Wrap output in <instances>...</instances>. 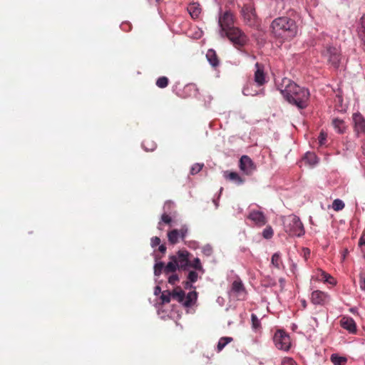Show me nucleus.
Returning <instances> with one entry per match:
<instances>
[{"instance_id": "f257e3e1", "label": "nucleus", "mask_w": 365, "mask_h": 365, "mask_svg": "<svg viewBox=\"0 0 365 365\" xmlns=\"http://www.w3.org/2000/svg\"><path fill=\"white\" fill-rule=\"evenodd\" d=\"M277 88L284 98L291 105L299 109L308 106L310 93L308 88L297 85L288 78H283L280 82L275 81Z\"/></svg>"}, {"instance_id": "f03ea898", "label": "nucleus", "mask_w": 365, "mask_h": 365, "mask_svg": "<svg viewBox=\"0 0 365 365\" xmlns=\"http://www.w3.org/2000/svg\"><path fill=\"white\" fill-rule=\"evenodd\" d=\"M298 25L296 21L288 16L275 18L271 23L270 31L272 36L285 41H290L298 34Z\"/></svg>"}, {"instance_id": "7ed1b4c3", "label": "nucleus", "mask_w": 365, "mask_h": 365, "mask_svg": "<svg viewBox=\"0 0 365 365\" xmlns=\"http://www.w3.org/2000/svg\"><path fill=\"white\" fill-rule=\"evenodd\" d=\"M284 231L292 237H300L305 233L304 225L299 217L295 215H289L282 219Z\"/></svg>"}, {"instance_id": "20e7f679", "label": "nucleus", "mask_w": 365, "mask_h": 365, "mask_svg": "<svg viewBox=\"0 0 365 365\" xmlns=\"http://www.w3.org/2000/svg\"><path fill=\"white\" fill-rule=\"evenodd\" d=\"M220 35L222 38L227 37L235 47L244 46L248 41L247 36L238 27L231 29Z\"/></svg>"}, {"instance_id": "39448f33", "label": "nucleus", "mask_w": 365, "mask_h": 365, "mask_svg": "<svg viewBox=\"0 0 365 365\" xmlns=\"http://www.w3.org/2000/svg\"><path fill=\"white\" fill-rule=\"evenodd\" d=\"M218 26L220 34H225V31L236 27L235 26L234 15L230 10L222 13V8L219 9Z\"/></svg>"}, {"instance_id": "423d86ee", "label": "nucleus", "mask_w": 365, "mask_h": 365, "mask_svg": "<svg viewBox=\"0 0 365 365\" xmlns=\"http://www.w3.org/2000/svg\"><path fill=\"white\" fill-rule=\"evenodd\" d=\"M323 55L327 58L329 63L335 68H338L341 59V50L339 47L328 46Z\"/></svg>"}, {"instance_id": "0eeeda50", "label": "nucleus", "mask_w": 365, "mask_h": 365, "mask_svg": "<svg viewBox=\"0 0 365 365\" xmlns=\"http://www.w3.org/2000/svg\"><path fill=\"white\" fill-rule=\"evenodd\" d=\"M273 341L275 344V346L279 349L284 351H287L289 350L291 346V341L290 337L288 334H287L283 330H277L274 335Z\"/></svg>"}, {"instance_id": "6e6552de", "label": "nucleus", "mask_w": 365, "mask_h": 365, "mask_svg": "<svg viewBox=\"0 0 365 365\" xmlns=\"http://www.w3.org/2000/svg\"><path fill=\"white\" fill-rule=\"evenodd\" d=\"M245 22L250 26L257 24V17L255 9L251 5H245L242 9Z\"/></svg>"}, {"instance_id": "1a4fd4ad", "label": "nucleus", "mask_w": 365, "mask_h": 365, "mask_svg": "<svg viewBox=\"0 0 365 365\" xmlns=\"http://www.w3.org/2000/svg\"><path fill=\"white\" fill-rule=\"evenodd\" d=\"M330 301V296L324 292L314 290L311 294V302L315 305L324 306Z\"/></svg>"}, {"instance_id": "9d476101", "label": "nucleus", "mask_w": 365, "mask_h": 365, "mask_svg": "<svg viewBox=\"0 0 365 365\" xmlns=\"http://www.w3.org/2000/svg\"><path fill=\"white\" fill-rule=\"evenodd\" d=\"M247 219L257 227H262L267 223V218L262 211L252 210L247 215Z\"/></svg>"}, {"instance_id": "9b49d317", "label": "nucleus", "mask_w": 365, "mask_h": 365, "mask_svg": "<svg viewBox=\"0 0 365 365\" xmlns=\"http://www.w3.org/2000/svg\"><path fill=\"white\" fill-rule=\"evenodd\" d=\"M175 256L179 269H182L183 270L188 269L190 265L189 252L187 250H179Z\"/></svg>"}, {"instance_id": "f8f14e48", "label": "nucleus", "mask_w": 365, "mask_h": 365, "mask_svg": "<svg viewBox=\"0 0 365 365\" xmlns=\"http://www.w3.org/2000/svg\"><path fill=\"white\" fill-rule=\"evenodd\" d=\"M353 121L354 125V131L359 136L360 134L365 133V118L360 113L353 114Z\"/></svg>"}, {"instance_id": "ddd939ff", "label": "nucleus", "mask_w": 365, "mask_h": 365, "mask_svg": "<svg viewBox=\"0 0 365 365\" xmlns=\"http://www.w3.org/2000/svg\"><path fill=\"white\" fill-rule=\"evenodd\" d=\"M240 168L247 175H250L255 170V166L249 156L242 155L240 160Z\"/></svg>"}, {"instance_id": "4468645a", "label": "nucleus", "mask_w": 365, "mask_h": 365, "mask_svg": "<svg viewBox=\"0 0 365 365\" xmlns=\"http://www.w3.org/2000/svg\"><path fill=\"white\" fill-rule=\"evenodd\" d=\"M341 327L348 331L350 334L356 332V324L355 321L350 317H343L340 321Z\"/></svg>"}, {"instance_id": "2eb2a0df", "label": "nucleus", "mask_w": 365, "mask_h": 365, "mask_svg": "<svg viewBox=\"0 0 365 365\" xmlns=\"http://www.w3.org/2000/svg\"><path fill=\"white\" fill-rule=\"evenodd\" d=\"M230 292L237 296L246 294L245 287L240 277H237L236 279L233 281Z\"/></svg>"}, {"instance_id": "dca6fc26", "label": "nucleus", "mask_w": 365, "mask_h": 365, "mask_svg": "<svg viewBox=\"0 0 365 365\" xmlns=\"http://www.w3.org/2000/svg\"><path fill=\"white\" fill-rule=\"evenodd\" d=\"M356 32L359 39L365 45V14L356 23Z\"/></svg>"}, {"instance_id": "f3484780", "label": "nucleus", "mask_w": 365, "mask_h": 365, "mask_svg": "<svg viewBox=\"0 0 365 365\" xmlns=\"http://www.w3.org/2000/svg\"><path fill=\"white\" fill-rule=\"evenodd\" d=\"M255 81L258 86H262L265 83V74L263 67L259 63H255Z\"/></svg>"}, {"instance_id": "a211bd4d", "label": "nucleus", "mask_w": 365, "mask_h": 365, "mask_svg": "<svg viewBox=\"0 0 365 365\" xmlns=\"http://www.w3.org/2000/svg\"><path fill=\"white\" fill-rule=\"evenodd\" d=\"M223 176L225 179L230 180L237 185H242L245 180L236 172H224Z\"/></svg>"}, {"instance_id": "6ab92c4d", "label": "nucleus", "mask_w": 365, "mask_h": 365, "mask_svg": "<svg viewBox=\"0 0 365 365\" xmlns=\"http://www.w3.org/2000/svg\"><path fill=\"white\" fill-rule=\"evenodd\" d=\"M187 10L191 17L194 19H197L201 14V7L200 4L193 2L188 5Z\"/></svg>"}, {"instance_id": "aec40b11", "label": "nucleus", "mask_w": 365, "mask_h": 365, "mask_svg": "<svg viewBox=\"0 0 365 365\" xmlns=\"http://www.w3.org/2000/svg\"><path fill=\"white\" fill-rule=\"evenodd\" d=\"M332 125H333L335 130L338 133L343 134L346 132V125L345 122L343 120L339 119L338 118H334L332 120Z\"/></svg>"}, {"instance_id": "412c9836", "label": "nucleus", "mask_w": 365, "mask_h": 365, "mask_svg": "<svg viewBox=\"0 0 365 365\" xmlns=\"http://www.w3.org/2000/svg\"><path fill=\"white\" fill-rule=\"evenodd\" d=\"M197 293L195 291L190 292L187 295H185V298L184 299L183 306L185 307H190L192 306L197 301Z\"/></svg>"}, {"instance_id": "4be33fe9", "label": "nucleus", "mask_w": 365, "mask_h": 365, "mask_svg": "<svg viewBox=\"0 0 365 365\" xmlns=\"http://www.w3.org/2000/svg\"><path fill=\"white\" fill-rule=\"evenodd\" d=\"M171 294H172V298L173 299H175L179 303H180L183 305L184 299L185 298V293L182 289L178 287L177 289H175L173 290Z\"/></svg>"}, {"instance_id": "5701e85b", "label": "nucleus", "mask_w": 365, "mask_h": 365, "mask_svg": "<svg viewBox=\"0 0 365 365\" xmlns=\"http://www.w3.org/2000/svg\"><path fill=\"white\" fill-rule=\"evenodd\" d=\"M176 256H171L170 257V261L165 266V272L169 273V272H174L177 270V269H179V267L178 265V262H176Z\"/></svg>"}, {"instance_id": "b1692460", "label": "nucleus", "mask_w": 365, "mask_h": 365, "mask_svg": "<svg viewBox=\"0 0 365 365\" xmlns=\"http://www.w3.org/2000/svg\"><path fill=\"white\" fill-rule=\"evenodd\" d=\"M206 58L211 66L216 67L219 65V61L214 50L209 49L207 52Z\"/></svg>"}, {"instance_id": "393cba45", "label": "nucleus", "mask_w": 365, "mask_h": 365, "mask_svg": "<svg viewBox=\"0 0 365 365\" xmlns=\"http://www.w3.org/2000/svg\"><path fill=\"white\" fill-rule=\"evenodd\" d=\"M180 232L177 229H174L168 233V239L171 245H175L178 242L180 237Z\"/></svg>"}, {"instance_id": "a878e982", "label": "nucleus", "mask_w": 365, "mask_h": 365, "mask_svg": "<svg viewBox=\"0 0 365 365\" xmlns=\"http://www.w3.org/2000/svg\"><path fill=\"white\" fill-rule=\"evenodd\" d=\"M233 341V338L230 336H223L221 337L217 343V351L220 352L227 344H228L230 342Z\"/></svg>"}, {"instance_id": "bb28decb", "label": "nucleus", "mask_w": 365, "mask_h": 365, "mask_svg": "<svg viewBox=\"0 0 365 365\" xmlns=\"http://www.w3.org/2000/svg\"><path fill=\"white\" fill-rule=\"evenodd\" d=\"M330 359L334 365H344L347 361V359L346 357L341 356L337 354H332Z\"/></svg>"}, {"instance_id": "cd10ccee", "label": "nucleus", "mask_w": 365, "mask_h": 365, "mask_svg": "<svg viewBox=\"0 0 365 365\" xmlns=\"http://www.w3.org/2000/svg\"><path fill=\"white\" fill-rule=\"evenodd\" d=\"M271 264L276 268L279 269L282 264L281 254L279 252H275L272 255L271 258Z\"/></svg>"}, {"instance_id": "c85d7f7f", "label": "nucleus", "mask_w": 365, "mask_h": 365, "mask_svg": "<svg viewBox=\"0 0 365 365\" xmlns=\"http://www.w3.org/2000/svg\"><path fill=\"white\" fill-rule=\"evenodd\" d=\"M142 147L146 151H153L156 148V144L154 141L146 139L142 143Z\"/></svg>"}, {"instance_id": "c756f323", "label": "nucleus", "mask_w": 365, "mask_h": 365, "mask_svg": "<svg viewBox=\"0 0 365 365\" xmlns=\"http://www.w3.org/2000/svg\"><path fill=\"white\" fill-rule=\"evenodd\" d=\"M190 267H192L195 270L204 272L203 267L201 264L200 259L198 257L194 258V259L192 262L190 261L189 268Z\"/></svg>"}, {"instance_id": "7c9ffc66", "label": "nucleus", "mask_w": 365, "mask_h": 365, "mask_svg": "<svg viewBox=\"0 0 365 365\" xmlns=\"http://www.w3.org/2000/svg\"><path fill=\"white\" fill-rule=\"evenodd\" d=\"M304 160L311 165H314L318 163V158L313 153H307L304 156Z\"/></svg>"}, {"instance_id": "2f4dec72", "label": "nucleus", "mask_w": 365, "mask_h": 365, "mask_svg": "<svg viewBox=\"0 0 365 365\" xmlns=\"http://www.w3.org/2000/svg\"><path fill=\"white\" fill-rule=\"evenodd\" d=\"M175 203L170 200H168L165 202L163 206L164 212L168 214L175 215V212L174 211Z\"/></svg>"}, {"instance_id": "473e14b6", "label": "nucleus", "mask_w": 365, "mask_h": 365, "mask_svg": "<svg viewBox=\"0 0 365 365\" xmlns=\"http://www.w3.org/2000/svg\"><path fill=\"white\" fill-rule=\"evenodd\" d=\"M171 214H168L166 212H163V215H161V220L160 221L158 222V228L159 230H162L161 228V223L162 222H164L165 224H168V225H170V223L172 222V217H171Z\"/></svg>"}, {"instance_id": "72a5a7b5", "label": "nucleus", "mask_w": 365, "mask_h": 365, "mask_svg": "<svg viewBox=\"0 0 365 365\" xmlns=\"http://www.w3.org/2000/svg\"><path fill=\"white\" fill-rule=\"evenodd\" d=\"M252 327L254 330L257 331L261 328V322L257 318L255 314H251Z\"/></svg>"}, {"instance_id": "f704fd0d", "label": "nucleus", "mask_w": 365, "mask_h": 365, "mask_svg": "<svg viewBox=\"0 0 365 365\" xmlns=\"http://www.w3.org/2000/svg\"><path fill=\"white\" fill-rule=\"evenodd\" d=\"M345 207L344 202L340 199H335L332 202V208L335 211L342 210Z\"/></svg>"}, {"instance_id": "c9c22d12", "label": "nucleus", "mask_w": 365, "mask_h": 365, "mask_svg": "<svg viewBox=\"0 0 365 365\" xmlns=\"http://www.w3.org/2000/svg\"><path fill=\"white\" fill-rule=\"evenodd\" d=\"M318 272H320V274H321V275L322 277V279L325 282H328V283H329L331 284H335V281H334V278L330 274L326 273L325 272H324L322 269H319Z\"/></svg>"}, {"instance_id": "e433bc0d", "label": "nucleus", "mask_w": 365, "mask_h": 365, "mask_svg": "<svg viewBox=\"0 0 365 365\" xmlns=\"http://www.w3.org/2000/svg\"><path fill=\"white\" fill-rule=\"evenodd\" d=\"M172 292L168 290L163 291L160 295V299L162 301V304H167L170 302V299L172 297Z\"/></svg>"}, {"instance_id": "4c0bfd02", "label": "nucleus", "mask_w": 365, "mask_h": 365, "mask_svg": "<svg viewBox=\"0 0 365 365\" xmlns=\"http://www.w3.org/2000/svg\"><path fill=\"white\" fill-rule=\"evenodd\" d=\"M203 166H204L203 163L193 164L190 168V175H195L197 174L198 173H200L202 170Z\"/></svg>"}, {"instance_id": "58836bf2", "label": "nucleus", "mask_w": 365, "mask_h": 365, "mask_svg": "<svg viewBox=\"0 0 365 365\" xmlns=\"http://www.w3.org/2000/svg\"><path fill=\"white\" fill-rule=\"evenodd\" d=\"M169 80L165 76H161L158 78L156 86L160 88H164L168 86Z\"/></svg>"}, {"instance_id": "ea45409f", "label": "nucleus", "mask_w": 365, "mask_h": 365, "mask_svg": "<svg viewBox=\"0 0 365 365\" xmlns=\"http://www.w3.org/2000/svg\"><path fill=\"white\" fill-rule=\"evenodd\" d=\"M163 269L165 270V264L163 262H156L154 265V275L160 276Z\"/></svg>"}, {"instance_id": "a19ab883", "label": "nucleus", "mask_w": 365, "mask_h": 365, "mask_svg": "<svg viewBox=\"0 0 365 365\" xmlns=\"http://www.w3.org/2000/svg\"><path fill=\"white\" fill-rule=\"evenodd\" d=\"M274 231L271 226L266 227L262 231V237L264 239L269 240L273 237Z\"/></svg>"}, {"instance_id": "79ce46f5", "label": "nucleus", "mask_w": 365, "mask_h": 365, "mask_svg": "<svg viewBox=\"0 0 365 365\" xmlns=\"http://www.w3.org/2000/svg\"><path fill=\"white\" fill-rule=\"evenodd\" d=\"M202 252L207 257L211 256L213 253L212 247L210 244L205 245L202 247Z\"/></svg>"}, {"instance_id": "37998d69", "label": "nucleus", "mask_w": 365, "mask_h": 365, "mask_svg": "<svg viewBox=\"0 0 365 365\" xmlns=\"http://www.w3.org/2000/svg\"><path fill=\"white\" fill-rule=\"evenodd\" d=\"M359 246L360 247L364 257H365V233H363L359 241Z\"/></svg>"}, {"instance_id": "c03bdc74", "label": "nucleus", "mask_w": 365, "mask_h": 365, "mask_svg": "<svg viewBox=\"0 0 365 365\" xmlns=\"http://www.w3.org/2000/svg\"><path fill=\"white\" fill-rule=\"evenodd\" d=\"M180 232V237L182 240H184L188 233V228L186 225L182 226L180 230H178Z\"/></svg>"}, {"instance_id": "a18cd8bd", "label": "nucleus", "mask_w": 365, "mask_h": 365, "mask_svg": "<svg viewBox=\"0 0 365 365\" xmlns=\"http://www.w3.org/2000/svg\"><path fill=\"white\" fill-rule=\"evenodd\" d=\"M198 274L195 271H190L187 274V279L190 282H195L197 280Z\"/></svg>"}, {"instance_id": "49530a36", "label": "nucleus", "mask_w": 365, "mask_h": 365, "mask_svg": "<svg viewBox=\"0 0 365 365\" xmlns=\"http://www.w3.org/2000/svg\"><path fill=\"white\" fill-rule=\"evenodd\" d=\"M327 135L324 131H321L318 138L319 143L320 145H324L326 143Z\"/></svg>"}, {"instance_id": "de8ad7c7", "label": "nucleus", "mask_w": 365, "mask_h": 365, "mask_svg": "<svg viewBox=\"0 0 365 365\" xmlns=\"http://www.w3.org/2000/svg\"><path fill=\"white\" fill-rule=\"evenodd\" d=\"M282 365H297V362L290 357H286L282 360Z\"/></svg>"}, {"instance_id": "09e8293b", "label": "nucleus", "mask_w": 365, "mask_h": 365, "mask_svg": "<svg viewBox=\"0 0 365 365\" xmlns=\"http://www.w3.org/2000/svg\"><path fill=\"white\" fill-rule=\"evenodd\" d=\"M359 286L360 289L365 292V274L364 273L359 274Z\"/></svg>"}, {"instance_id": "8fccbe9b", "label": "nucleus", "mask_w": 365, "mask_h": 365, "mask_svg": "<svg viewBox=\"0 0 365 365\" xmlns=\"http://www.w3.org/2000/svg\"><path fill=\"white\" fill-rule=\"evenodd\" d=\"M160 245V239L158 237H153L150 240V245L153 248Z\"/></svg>"}, {"instance_id": "3c124183", "label": "nucleus", "mask_w": 365, "mask_h": 365, "mask_svg": "<svg viewBox=\"0 0 365 365\" xmlns=\"http://www.w3.org/2000/svg\"><path fill=\"white\" fill-rule=\"evenodd\" d=\"M178 281L179 277L177 274H173L168 277V282L172 285L175 284V283Z\"/></svg>"}, {"instance_id": "603ef678", "label": "nucleus", "mask_w": 365, "mask_h": 365, "mask_svg": "<svg viewBox=\"0 0 365 365\" xmlns=\"http://www.w3.org/2000/svg\"><path fill=\"white\" fill-rule=\"evenodd\" d=\"M120 27H121L122 30H123L125 31H129L130 30L131 26L128 23H123L120 25Z\"/></svg>"}, {"instance_id": "864d4df0", "label": "nucleus", "mask_w": 365, "mask_h": 365, "mask_svg": "<svg viewBox=\"0 0 365 365\" xmlns=\"http://www.w3.org/2000/svg\"><path fill=\"white\" fill-rule=\"evenodd\" d=\"M160 293H161V288H160V286H158H158H156V287H155V288H154V294H155V296H158V295H159Z\"/></svg>"}, {"instance_id": "5fc2aeb1", "label": "nucleus", "mask_w": 365, "mask_h": 365, "mask_svg": "<svg viewBox=\"0 0 365 365\" xmlns=\"http://www.w3.org/2000/svg\"><path fill=\"white\" fill-rule=\"evenodd\" d=\"M166 250L167 248L165 245H160L158 247V250L162 253H165L166 252Z\"/></svg>"}, {"instance_id": "6e6d98bb", "label": "nucleus", "mask_w": 365, "mask_h": 365, "mask_svg": "<svg viewBox=\"0 0 365 365\" xmlns=\"http://www.w3.org/2000/svg\"><path fill=\"white\" fill-rule=\"evenodd\" d=\"M242 92H243V94L245 96H250V95L255 96V94H252L251 93H250L248 88H244Z\"/></svg>"}, {"instance_id": "4d7b16f0", "label": "nucleus", "mask_w": 365, "mask_h": 365, "mask_svg": "<svg viewBox=\"0 0 365 365\" xmlns=\"http://www.w3.org/2000/svg\"><path fill=\"white\" fill-rule=\"evenodd\" d=\"M192 282H190V281H188V282H186L185 283V289H190V288H192Z\"/></svg>"}, {"instance_id": "13d9d810", "label": "nucleus", "mask_w": 365, "mask_h": 365, "mask_svg": "<svg viewBox=\"0 0 365 365\" xmlns=\"http://www.w3.org/2000/svg\"><path fill=\"white\" fill-rule=\"evenodd\" d=\"M277 284L276 282L274 279H270L269 283L267 284V286H270V287H273V286H275Z\"/></svg>"}, {"instance_id": "bf43d9fd", "label": "nucleus", "mask_w": 365, "mask_h": 365, "mask_svg": "<svg viewBox=\"0 0 365 365\" xmlns=\"http://www.w3.org/2000/svg\"><path fill=\"white\" fill-rule=\"evenodd\" d=\"M279 282L280 283L281 287L283 288L284 287V284H285V279L282 277V278H280L279 279Z\"/></svg>"}, {"instance_id": "052dcab7", "label": "nucleus", "mask_w": 365, "mask_h": 365, "mask_svg": "<svg viewBox=\"0 0 365 365\" xmlns=\"http://www.w3.org/2000/svg\"><path fill=\"white\" fill-rule=\"evenodd\" d=\"M361 149H362L363 154L365 155V140L363 142V143L361 145Z\"/></svg>"}, {"instance_id": "680f3d73", "label": "nucleus", "mask_w": 365, "mask_h": 365, "mask_svg": "<svg viewBox=\"0 0 365 365\" xmlns=\"http://www.w3.org/2000/svg\"><path fill=\"white\" fill-rule=\"evenodd\" d=\"M347 253H348V250H347V249L344 250V253H343V255H342V259H343V260L345 259V257H346V256Z\"/></svg>"}, {"instance_id": "e2e57ef3", "label": "nucleus", "mask_w": 365, "mask_h": 365, "mask_svg": "<svg viewBox=\"0 0 365 365\" xmlns=\"http://www.w3.org/2000/svg\"><path fill=\"white\" fill-rule=\"evenodd\" d=\"M302 307L304 308H306L307 307V302H306V300H304V299L302 300Z\"/></svg>"}, {"instance_id": "0e129e2a", "label": "nucleus", "mask_w": 365, "mask_h": 365, "mask_svg": "<svg viewBox=\"0 0 365 365\" xmlns=\"http://www.w3.org/2000/svg\"><path fill=\"white\" fill-rule=\"evenodd\" d=\"M296 269H297V264H294V263H293V264H292V269L294 271V270H295Z\"/></svg>"}, {"instance_id": "69168bd1", "label": "nucleus", "mask_w": 365, "mask_h": 365, "mask_svg": "<svg viewBox=\"0 0 365 365\" xmlns=\"http://www.w3.org/2000/svg\"><path fill=\"white\" fill-rule=\"evenodd\" d=\"M213 202L215 203L216 207H218V203L216 200H213Z\"/></svg>"}, {"instance_id": "338daca9", "label": "nucleus", "mask_w": 365, "mask_h": 365, "mask_svg": "<svg viewBox=\"0 0 365 365\" xmlns=\"http://www.w3.org/2000/svg\"><path fill=\"white\" fill-rule=\"evenodd\" d=\"M155 1H156L157 2H159V1H160L161 0H155Z\"/></svg>"}]
</instances>
